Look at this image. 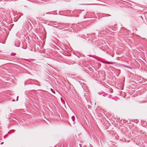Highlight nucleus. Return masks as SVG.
<instances>
[{
    "label": "nucleus",
    "instance_id": "39448f33",
    "mask_svg": "<svg viewBox=\"0 0 147 147\" xmlns=\"http://www.w3.org/2000/svg\"><path fill=\"white\" fill-rule=\"evenodd\" d=\"M27 21H28V23H29V24H30V21H30V20H28Z\"/></svg>",
    "mask_w": 147,
    "mask_h": 147
},
{
    "label": "nucleus",
    "instance_id": "f03ea898",
    "mask_svg": "<svg viewBox=\"0 0 147 147\" xmlns=\"http://www.w3.org/2000/svg\"><path fill=\"white\" fill-rule=\"evenodd\" d=\"M88 37H89V38H91V37H90V36H91L92 35H95V34L94 33H92V34H87Z\"/></svg>",
    "mask_w": 147,
    "mask_h": 147
},
{
    "label": "nucleus",
    "instance_id": "7ed1b4c3",
    "mask_svg": "<svg viewBox=\"0 0 147 147\" xmlns=\"http://www.w3.org/2000/svg\"><path fill=\"white\" fill-rule=\"evenodd\" d=\"M103 63L108 64H112V63L109 61H104Z\"/></svg>",
    "mask_w": 147,
    "mask_h": 147
},
{
    "label": "nucleus",
    "instance_id": "423d86ee",
    "mask_svg": "<svg viewBox=\"0 0 147 147\" xmlns=\"http://www.w3.org/2000/svg\"><path fill=\"white\" fill-rule=\"evenodd\" d=\"M18 100V96L17 98L16 101H17Z\"/></svg>",
    "mask_w": 147,
    "mask_h": 147
},
{
    "label": "nucleus",
    "instance_id": "f257e3e1",
    "mask_svg": "<svg viewBox=\"0 0 147 147\" xmlns=\"http://www.w3.org/2000/svg\"><path fill=\"white\" fill-rule=\"evenodd\" d=\"M71 119L72 120V123H74V121L75 120V118L74 116H72L71 117Z\"/></svg>",
    "mask_w": 147,
    "mask_h": 147
},
{
    "label": "nucleus",
    "instance_id": "20e7f679",
    "mask_svg": "<svg viewBox=\"0 0 147 147\" xmlns=\"http://www.w3.org/2000/svg\"><path fill=\"white\" fill-rule=\"evenodd\" d=\"M51 90L54 93H55V92L51 88Z\"/></svg>",
    "mask_w": 147,
    "mask_h": 147
},
{
    "label": "nucleus",
    "instance_id": "0eeeda50",
    "mask_svg": "<svg viewBox=\"0 0 147 147\" xmlns=\"http://www.w3.org/2000/svg\"><path fill=\"white\" fill-rule=\"evenodd\" d=\"M15 101V100H12V101Z\"/></svg>",
    "mask_w": 147,
    "mask_h": 147
},
{
    "label": "nucleus",
    "instance_id": "6e6552de",
    "mask_svg": "<svg viewBox=\"0 0 147 147\" xmlns=\"http://www.w3.org/2000/svg\"><path fill=\"white\" fill-rule=\"evenodd\" d=\"M112 57H113V55H112Z\"/></svg>",
    "mask_w": 147,
    "mask_h": 147
}]
</instances>
